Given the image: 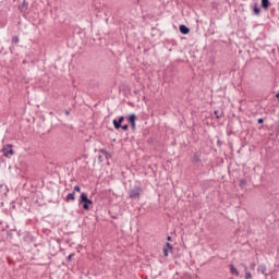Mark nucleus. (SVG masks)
I'll return each instance as SVG.
<instances>
[{
	"instance_id": "2",
	"label": "nucleus",
	"mask_w": 279,
	"mask_h": 279,
	"mask_svg": "<svg viewBox=\"0 0 279 279\" xmlns=\"http://www.w3.org/2000/svg\"><path fill=\"white\" fill-rule=\"evenodd\" d=\"M141 193H143V189H141V186H134L129 192V196L131 199H141Z\"/></svg>"
},
{
	"instance_id": "4",
	"label": "nucleus",
	"mask_w": 279,
	"mask_h": 279,
	"mask_svg": "<svg viewBox=\"0 0 279 279\" xmlns=\"http://www.w3.org/2000/svg\"><path fill=\"white\" fill-rule=\"evenodd\" d=\"M124 121H125V117L123 116H121L118 120L113 119L112 123H113L114 130H121V125Z\"/></svg>"
},
{
	"instance_id": "28",
	"label": "nucleus",
	"mask_w": 279,
	"mask_h": 279,
	"mask_svg": "<svg viewBox=\"0 0 279 279\" xmlns=\"http://www.w3.org/2000/svg\"><path fill=\"white\" fill-rule=\"evenodd\" d=\"M277 134H279V124H278V128H277Z\"/></svg>"
},
{
	"instance_id": "13",
	"label": "nucleus",
	"mask_w": 279,
	"mask_h": 279,
	"mask_svg": "<svg viewBox=\"0 0 279 279\" xmlns=\"http://www.w3.org/2000/svg\"><path fill=\"white\" fill-rule=\"evenodd\" d=\"M240 186H241L242 189H245V186H247V180L241 179V180H240Z\"/></svg>"
},
{
	"instance_id": "15",
	"label": "nucleus",
	"mask_w": 279,
	"mask_h": 279,
	"mask_svg": "<svg viewBox=\"0 0 279 279\" xmlns=\"http://www.w3.org/2000/svg\"><path fill=\"white\" fill-rule=\"evenodd\" d=\"M19 43H20V39H19L17 36H15V37L12 38V44H13V45H19Z\"/></svg>"
},
{
	"instance_id": "9",
	"label": "nucleus",
	"mask_w": 279,
	"mask_h": 279,
	"mask_svg": "<svg viewBox=\"0 0 279 279\" xmlns=\"http://www.w3.org/2000/svg\"><path fill=\"white\" fill-rule=\"evenodd\" d=\"M240 266L244 268V271H245V279H251V278H252V272H250V271L247 270L246 265H245V264H240Z\"/></svg>"
},
{
	"instance_id": "14",
	"label": "nucleus",
	"mask_w": 279,
	"mask_h": 279,
	"mask_svg": "<svg viewBox=\"0 0 279 279\" xmlns=\"http://www.w3.org/2000/svg\"><path fill=\"white\" fill-rule=\"evenodd\" d=\"M120 129L123 130L124 132H128V130H130V125H128V124L122 125L121 124Z\"/></svg>"
},
{
	"instance_id": "24",
	"label": "nucleus",
	"mask_w": 279,
	"mask_h": 279,
	"mask_svg": "<svg viewBox=\"0 0 279 279\" xmlns=\"http://www.w3.org/2000/svg\"><path fill=\"white\" fill-rule=\"evenodd\" d=\"M251 269H253V270L256 269V264L255 263L251 264Z\"/></svg>"
},
{
	"instance_id": "10",
	"label": "nucleus",
	"mask_w": 279,
	"mask_h": 279,
	"mask_svg": "<svg viewBox=\"0 0 279 279\" xmlns=\"http://www.w3.org/2000/svg\"><path fill=\"white\" fill-rule=\"evenodd\" d=\"M229 267L232 276H239V270L236 269V267H234V265L230 264Z\"/></svg>"
},
{
	"instance_id": "29",
	"label": "nucleus",
	"mask_w": 279,
	"mask_h": 279,
	"mask_svg": "<svg viewBox=\"0 0 279 279\" xmlns=\"http://www.w3.org/2000/svg\"><path fill=\"white\" fill-rule=\"evenodd\" d=\"M98 160H101V156L98 157Z\"/></svg>"
},
{
	"instance_id": "11",
	"label": "nucleus",
	"mask_w": 279,
	"mask_h": 279,
	"mask_svg": "<svg viewBox=\"0 0 279 279\" xmlns=\"http://www.w3.org/2000/svg\"><path fill=\"white\" fill-rule=\"evenodd\" d=\"M253 12L254 14H256V16H258L260 14V7H258V3H254V7H253Z\"/></svg>"
},
{
	"instance_id": "18",
	"label": "nucleus",
	"mask_w": 279,
	"mask_h": 279,
	"mask_svg": "<svg viewBox=\"0 0 279 279\" xmlns=\"http://www.w3.org/2000/svg\"><path fill=\"white\" fill-rule=\"evenodd\" d=\"M214 114H215L216 119H221V114H219L218 110H215Z\"/></svg>"
},
{
	"instance_id": "21",
	"label": "nucleus",
	"mask_w": 279,
	"mask_h": 279,
	"mask_svg": "<svg viewBox=\"0 0 279 279\" xmlns=\"http://www.w3.org/2000/svg\"><path fill=\"white\" fill-rule=\"evenodd\" d=\"M163 256H169V250L167 247H163Z\"/></svg>"
},
{
	"instance_id": "7",
	"label": "nucleus",
	"mask_w": 279,
	"mask_h": 279,
	"mask_svg": "<svg viewBox=\"0 0 279 279\" xmlns=\"http://www.w3.org/2000/svg\"><path fill=\"white\" fill-rule=\"evenodd\" d=\"M262 8L264 10H269V8H271V2L269 0H262Z\"/></svg>"
},
{
	"instance_id": "8",
	"label": "nucleus",
	"mask_w": 279,
	"mask_h": 279,
	"mask_svg": "<svg viewBox=\"0 0 279 279\" xmlns=\"http://www.w3.org/2000/svg\"><path fill=\"white\" fill-rule=\"evenodd\" d=\"M257 271H260V274L267 276V266H265V264L259 265Z\"/></svg>"
},
{
	"instance_id": "27",
	"label": "nucleus",
	"mask_w": 279,
	"mask_h": 279,
	"mask_svg": "<svg viewBox=\"0 0 279 279\" xmlns=\"http://www.w3.org/2000/svg\"><path fill=\"white\" fill-rule=\"evenodd\" d=\"M276 97L278 98V102H279V92L276 94Z\"/></svg>"
},
{
	"instance_id": "19",
	"label": "nucleus",
	"mask_w": 279,
	"mask_h": 279,
	"mask_svg": "<svg viewBox=\"0 0 279 279\" xmlns=\"http://www.w3.org/2000/svg\"><path fill=\"white\" fill-rule=\"evenodd\" d=\"M192 162H199V156L194 155Z\"/></svg>"
},
{
	"instance_id": "20",
	"label": "nucleus",
	"mask_w": 279,
	"mask_h": 279,
	"mask_svg": "<svg viewBox=\"0 0 279 279\" xmlns=\"http://www.w3.org/2000/svg\"><path fill=\"white\" fill-rule=\"evenodd\" d=\"M80 191H82V189L80 187V185H75L74 186V193L76 192V193H80Z\"/></svg>"
},
{
	"instance_id": "25",
	"label": "nucleus",
	"mask_w": 279,
	"mask_h": 279,
	"mask_svg": "<svg viewBox=\"0 0 279 279\" xmlns=\"http://www.w3.org/2000/svg\"><path fill=\"white\" fill-rule=\"evenodd\" d=\"M71 114V111L65 110V117H69Z\"/></svg>"
},
{
	"instance_id": "3",
	"label": "nucleus",
	"mask_w": 279,
	"mask_h": 279,
	"mask_svg": "<svg viewBox=\"0 0 279 279\" xmlns=\"http://www.w3.org/2000/svg\"><path fill=\"white\" fill-rule=\"evenodd\" d=\"M3 156H5V158H10V156H14V149H12V144H7L3 148Z\"/></svg>"
},
{
	"instance_id": "12",
	"label": "nucleus",
	"mask_w": 279,
	"mask_h": 279,
	"mask_svg": "<svg viewBox=\"0 0 279 279\" xmlns=\"http://www.w3.org/2000/svg\"><path fill=\"white\" fill-rule=\"evenodd\" d=\"M66 202H75V192L66 195Z\"/></svg>"
},
{
	"instance_id": "5",
	"label": "nucleus",
	"mask_w": 279,
	"mask_h": 279,
	"mask_svg": "<svg viewBox=\"0 0 279 279\" xmlns=\"http://www.w3.org/2000/svg\"><path fill=\"white\" fill-rule=\"evenodd\" d=\"M126 119L131 125V130L133 131L136 130V119H137L136 114L132 113L129 117H126Z\"/></svg>"
},
{
	"instance_id": "26",
	"label": "nucleus",
	"mask_w": 279,
	"mask_h": 279,
	"mask_svg": "<svg viewBox=\"0 0 279 279\" xmlns=\"http://www.w3.org/2000/svg\"><path fill=\"white\" fill-rule=\"evenodd\" d=\"M167 241H172V238L170 235H168Z\"/></svg>"
},
{
	"instance_id": "17",
	"label": "nucleus",
	"mask_w": 279,
	"mask_h": 279,
	"mask_svg": "<svg viewBox=\"0 0 279 279\" xmlns=\"http://www.w3.org/2000/svg\"><path fill=\"white\" fill-rule=\"evenodd\" d=\"M73 256H75V253L70 254V255L66 257V262H68V263H71V260H73Z\"/></svg>"
},
{
	"instance_id": "6",
	"label": "nucleus",
	"mask_w": 279,
	"mask_h": 279,
	"mask_svg": "<svg viewBox=\"0 0 279 279\" xmlns=\"http://www.w3.org/2000/svg\"><path fill=\"white\" fill-rule=\"evenodd\" d=\"M180 34H183V36H186V34H191V28H189L186 25L181 24L179 26Z\"/></svg>"
},
{
	"instance_id": "16",
	"label": "nucleus",
	"mask_w": 279,
	"mask_h": 279,
	"mask_svg": "<svg viewBox=\"0 0 279 279\" xmlns=\"http://www.w3.org/2000/svg\"><path fill=\"white\" fill-rule=\"evenodd\" d=\"M166 250H169L170 252L173 250V245H171V243L167 242L166 243Z\"/></svg>"
},
{
	"instance_id": "22",
	"label": "nucleus",
	"mask_w": 279,
	"mask_h": 279,
	"mask_svg": "<svg viewBox=\"0 0 279 279\" xmlns=\"http://www.w3.org/2000/svg\"><path fill=\"white\" fill-rule=\"evenodd\" d=\"M257 123H259V124H263V123H265V119H263V118H259V119L257 120Z\"/></svg>"
},
{
	"instance_id": "23",
	"label": "nucleus",
	"mask_w": 279,
	"mask_h": 279,
	"mask_svg": "<svg viewBox=\"0 0 279 279\" xmlns=\"http://www.w3.org/2000/svg\"><path fill=\"white\" fill-rule=\"evenodd\" d=\"M100 151H101V154H104L105 156H107V157H108V150H106V149H101Z\"/></svg>"
},
{
	"instance_id": "1",
	"label": "nucleus",
	"mask_w": 279,
	"mask_h": 279,
	"mask_svg": "<svg viewBox=\"0 0 279 279\" xmlns=\"http://www.w3.org/2000/svg\"><path fill=\"white\" fill-rule=\"evenodd\" d=\"M78 204L80 206H83V210H90V208H93V201L88 198V194L85 192L81 193Z\"/></svg>"
}]
</instances>
